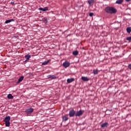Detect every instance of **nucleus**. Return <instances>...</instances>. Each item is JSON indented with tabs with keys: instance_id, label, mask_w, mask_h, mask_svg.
I'll use <instances>...</instances> for the list:
<instances>
[{
	"instance_id": "nucleus-16",
	"label": "nucleus",
	"mask_w": 131,
	"mask_h": 131,
	"mask_svg": "<svg viewBox=\"0 0 131 131\" xmlns=\"http://www.w3.org/2000/svg\"><path fill=\"white\" fill-rule=\"evenodd\" d=\"M68 120V117L67 116H63L62 117V121H67Z\"/></svg>"
},
{
	"instance_id": "nucleus-11",
	"label": "nucleus",
	"mask_w": 131,
	"mask_h": 131,
	"mask_svg": "<svg viewBox=\"0 0 131 131\" xmlns=\"http://www.w3.org/2000/svg\"><path fill=\"white\" fill-rule=\"evenodd\" d=\"M48 9L49 8L48 7H45L44 8L40 7L39 8V11H42V12H46V11H48Z\"/></svg>"
},
{
	"instance_id": "nucleus-23",
	"label": "nucleus",
	"mask_w": 131,
	"mask_h": 131,
	"mask_svg": "<svg viewBox=\"0 0 131 131\" xmlns=\"http://www.w3.org/2000/svg\"><path fill=\"white\" fill-rule=\"evenodd\" d=\"M93 3H94V0L88 1V4L90 5V6H91V5H92V4H93Z\"/></svg>"
},
{
	"instance_id": "nucleus-8",
	"label": "nucleus",
	"mask_w": 131,
	"mask_h": 131,
	"mask_svg": "<svg viewBox=\"0 0 131 131\" xmlns=\"http://www.w3.org/2000/svg\"><path fill=\"white\" fill-rule=\"evenodd\" d=\"M10 120H11V117L10 116H6L5 118L4 119L5 122H10Z\"/></svg>"
},
{
	"instance_id": "nucleus-14",
	"label": "nucleus",
	"mask_w": 131,
	"mask_h": 131,
	"mask_svg": "<svg viewBox=\"0 0 131 131\" xmlns=\"http://www.w3.org/2000/svg\"><path fill=\"white\" fill-rule=\"evenodd\" d=\"M24 79V76H21L19 78L18 81L17 82V83H20L22 80Z\"/></svg>"
},
{
	"instance_id": "nucleus-6",
	"label": "nucleus",
	"mask_w": 131,
	"mask_h": 131,
	"mask_svg": "<svg viewBox=\"0 0 131 131\" xmlns=\"http://www.w3.org/2000/svg\"><path fill=\"white\" fill-rule=\"evenodd\" d=\"M82 114H83L82 111L81 110H80L76 113L75 116H81V115H82Z\"/></svg>"
},
{
	"instance_id": "nucleus-21",
	"label": "nucleus",
	"mask_w": 131,
	"mask_h": 131,
	"mask_svg": "<svg viewBox=\"0 0 131 131\" xmlns=\"http://www.w3.org/2000/svg\"><path fill=\"white\" fill-rule=\"evenodd\" d=\"M98 72H99L98 71V70H93V73L95 75H97V74H98Z\"/></svg>"
},
{
	"instance_id": "nucleus-15",
	"label": "nucleus",
	"mask_w": 131,
	"mask_h": 131,
	"mask_svg": "<svg viewBox=\"0 0 131 131\" xmlns=\"http://www.w3.org/2000/svg\"><path fill=\"white\" fill-rule=\"evenodd\" d=\"M7 98H8V99L12 100V99H14V96H13V95H12V94H9L7 95Z\"/></svg>"
},
{
	"instance_id": "nucleus-1",
	"label": "nucleus",
	"mask_w": 131,
	"mask_h": 131,
	"mask_svg": "<svg viewBox=\"0 0 131 131\" xmlns=\"http://www.w3.org/2000/svg\"><path fill=\"white\" fill-rule=\"evenodd\" d=\"M105 11L108 14H116L117 13V9L113 7H107L105 8Z\"/></svg>"
},
{
	"instance_id": "nucleus-25",
	"label": "nucleus",
	"mask_w": 131,
	"mask_h": 131,
	"mask_svg": "<svg viewBox=\"0 0 131 131\" xmlns=\"http://www.w3.org/2000/svg\"><path fill=\"white\" fill-rule=\"evenodd\" d=\"M128 68H129V69H130V70H131V64L128 65Z\"/></svg>"
},
{
	"instance_id": "nucleus-13",
	"label": "nucleus",
	"mask_w": 131,
	"mask_h": 131,
	"mask_svg": "<svg viewBox=\"0 0 131 131\" xmlns=\"http://www.w3.org/2000/svg\"><path fill=\"white\" fill-rule=\"evenodd\" d=\"M73 81H74V78H72L67 79L68 83H71V82H73Z\"/></svg>"
},
{
	"instance_id": "nucleus-20",
	"label": "nucleus",
	"mask_w": 131,
	"mask_h": 131,
	"mask_svg": "<svg viewBox=\"0 0 131 131\" xmlns=\"http://www.w3.org/2000/svg\"><path fill=\"white\" fill-rule=\"evenodd\" d=\"M73 55H74V56H77V55H78V51H75L73 52Z\"/></svg>"
},
{
	"instance_id": "nucleus-26",
	"label": "nucleus",
	"mask_w": 131,
	"mask_h": 131,
	"mask_svg": "<svg viewBox=\"0 0 131 131\" xmlns=\"http://www.w3.org/2000/svg\"><path fill=\"white\" fill-rule=\"evenodd\" d=\"M126 2H127V3H128V2H130V0H125Z\"/></svg>"
},
{
	"instance_id": "nucleus-12",
	"label": "nucleus",
	"mask_w": 131,
	"mask_h": 131,
	"mask_svg": "<svg viewBox=\"0 0 131 131\" xmlns=\"http://www.w3.org/2000/svg\"><path fill=\"white\" fill-rule=\"evenodd\" d=\"M81 79L83 81H89L90 80V79L88 77H81Z\"/></svg>"
},
{
	"instance_id": "nucleus-5",
	"label": "nucleus",
	"mask_w": 131,
	"mask_h": 131,
	"mask_svg": "<svg viewBox=\"0 0 131 131\" xmlns=\"http://www.w3.org/2000/svg\"><path fill=\"white\" fill-rule=\"evenodd\" d=\"M48 78H50V79H57V77L55 75H49L47 76Z\"/></svg>"
},
{
	"instance_id": "nucleus-18",
	"label": "nucleus",
	"mask_w": 131,
	"mask_h": 131,
	"mask_svg": "<svg viewBox=\"0 0 131 131\" xmlns=\"http://www.w3.org/2000/svg\"><path fill=\"white\" fill-rule=\"evenodd\" d=\"M51 61V59H49L48 60L45 61V62L42 63V65H47Z\"/></svg>"
},
{
	"instance_id": "nucleus-22",
	"label": "nucleus",
	"mask_w": 131,
	"mask_h": 131,
	"mask_svg": "<svg viewBox=\"0 0 131 131\" xmlns=\"http://www.w3.org/2000/svg\"><path fill=\"white\" fill-rule=\"evenodd\" d=\"M10 122H5V125L7 127H9V126H10Z\"/></svg>"
},
{
	"instance_id": "nucleus-3",
	"label": "nucleus",
	"mask_w": 131,
	"mask_h": 131,
	"mask_svg": "<svg viewBox=\"0 0 131 131\" xmlns=\"http://www.w3.org/2000/svg\"><path fill=\"white\" fill-rule=\"evenodd\" d=\"M62 66L64 67V68H67L70 66V62L66 61L64 62L63 63Z\"/></svg>"
},
{
	"instance_id": "nucleus-7",
	"label": "nucleus",
	"mask_w": 131,
	"mask_h": 131,
	"mask_svg": "<svg viewBox=\"0 0 131 131\" xmlns=\"http://www.w3.org/2000/svg\"><path fill=\"white\" fill-rule=\"evenodd\" d=\"M109 125V124H108L107 122H105L102 123L101 125V127H102V128H104V127H107Z\"/></svg>"
},
{
	"instance_id": "nucleus-2",
	"label": "nucleus",
	"mask_w": 131,
	"mask_h": 131,
	"mask_svg": "<svg viewBox=\"0 0 131 131\" xmlns=\"http://www.w3.org/2000/svg\"><path fill=\"white\" fill-rule=\"evenodd\" d=\"M75 114V111H74V110H72L70 111L69 115L70 117H73Z\"/></svg>"
},
{
	"instance_id": "nucleus-27",
	"label": "nucleus",
	"mask_w": 131,
	"mask_h": 131,
	"mask_svg": "<svg viewBox=\"0 0 131 131\" xmlns=\"http://www.w3.org/2000/svg\"><path fill=\"white\" fill-rule=\"evenodd\" d=\"M11 4H12V5H14V2H11Z\"/></svg>"
},
{
	"instance_id": "nucleus-19",
	"label": "nucleus",
	"mask_w": 131,
	"mask_h": 131,
	"mask_svg": "<svg viewBox=\"0 0 131 131\" xmlns=\"http://www.w3.org/2000/svg\"><path fill=\"white\" fill-rule=\"evenodd\" d=\"M126 31L127 33H130L131 32V27H127L126 28Z\"/></svg>"
},
{
	"instance_id": "nucleus-4",
	"label": "nucleus",
	"mask_w": 131,
	"mask_h": 131,
	"mask_svg": "<svg viewBox=\"0 0 131 131\" xmlns=\"http://www.w3.org/2000/svg\"><path fill=\"white\" fill-rule=\"evenodd\" d=\"M34 109L33 108H28L27 110H26V113L27 114H31V113H32V112H33L34 111Z\"/></svg>"
},
{
	"instance_id": "nucleus-10",
	"label": "nucleus",
	"mask_w": 131,
	"mask_h": 131,
	"mask_svg": "<svg viewBox=\"0 0 131 131\" xmlns=\"http://www.w3.org/2000/svg\"><path fill=\"white\" fill-rule=\"evenodd\" d=\"M124 0H117L116 2V4L117 5H122V3Z\"/></svg>"
},
{
	"instance_id": "nucleus-24",
	"label": "nucleus",
	"mask_w": 131,
	"mask_h": 131,
	"mask_svg": "<svg viewBox=\"0 0 131 131\" xmlns=\"http://www.w3.org/2000/svg\"><path fill=\"white\" fill-rule=\"evenodd\" d=\"M93 15H94V13L93 12L90 13L89 14L90 17H93Z\"/></svg>"
},
{
	"instance_id": "nucleus-9",
	"label": "nucleus",
	"mask_w": 131,
	"mask_h": 131,
	"mask_svg": "<svg viewBox=\"0 0 131 131\" xmlns=\"http://www.w3.org/2000/svg\"><path fill=\"white\" fill-rule=\"evenodd\" d=\"M15 21V19L13 18H12L11 19L6 20L5 21V24H8V23H11V22H14Z\"/></svg>"
},
{
	"instance_id": "nucleus-17",
	"label": "nucleus",
	"mask_w": 131,
	"mask_h": 131,
	"mask_svg": "<svg viewBox=\"0 0 131 131\" xmlns=\"http://www.w3.org/2000/svg\"><path fill=\"white\" fill-rule=\"evenodd\" d=\"M25 58L27 59V60H29V59H30V58H31V56L29 54L27 55H25Z\"/></svg>"
}]
</instances>
